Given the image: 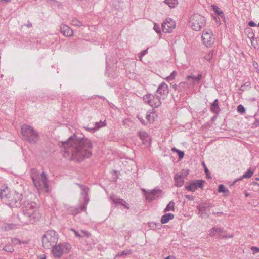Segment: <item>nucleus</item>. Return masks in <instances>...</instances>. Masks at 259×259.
I'll return each mask as SVG.
<instances>
[{
	"label": "nucleus",
	"instance_id": "nucleus-39",
	"mask_svg": "<svg viewBox=\"0 0 259 259\" xmlns=\"http://www.w3.org/2000/svg\"><path fill=\"white\" fill-rule=\"evenodd\" d=\"M177 74V72L175 71H172V72L170 74V75L166 77V79L168 80H173L176 75Z\"/></svg>",
	"mask_w": 259,
	"mask_h": 259
},
{
	"label": "nucleus",
	"instance_id": "nucleus-50",
	"mask_svg": "<svg viewBox=\"0 0 259 259\" xmlns=\"http://www.w3.org/2000/svg\"><path fill=\"white\" fill-rule=\"evenodd\" d=\"M85 129L88 131H90V132H91L92 133H94L95 131H96V128L95 127H89L88 126H87L85 127Z\"/></svg>",
	"mask_w": 259,
	"mask_h": 259
},
{
	"label": "nucleus",
	"instance_id": "nucleus-14",
	"mask_svg": "<svg viewBox=\"0 0 259 259\" xmlns=\"http://www.w3.org/2000/svg\"><path fill=\"white\" fill-rule=\"evenodd\" d=\"M156 92L160 94L162 99H165L169 93L168 87L164 82H162L158 87Z\"/></svg>",
	"mask_w": 259,
	"mask_h": 259
},
{
	"label": "nucleus",
	"instance_id": "nucleus-8",
	"mask_svg": "<svg viewBox=\"0 0 259 259\" xmlns=\"http://www.w3.org/2000/svg\"><path fill=\"white\" fill-rule=\"evenodd\" d=\"M22 194L16 191L11 193L8 201L12 207H19L22 205Z\"/></svg>",
	"mask_w": 259,
	"mask_h": 259
},
{
	"label": "nucleus",
	"instance_id": "nucleus-60",
	"mask_svg": "<svg viewBox=\"0 0 259 259\" xmlns=\"http://www.w3.org/2000/svg\"><path fill=\"white\" fill-rule=\"evenodd\" d=\"M172 87L175 90L177 89V85L176 84H173Z\"/></svg>",
	"mask_w": 259,
	"mask_h": 259
},
{
	"label": "nucleus",
	"instance_id": "nucleus-33",
	"mask_svg": "<svg viewBox=\"0 0 259 259\" xmlns=\"http://www.w3.org/2000/svg\"><path fill=\"white\" fill-rule=\"evenodd\" d=\"M155 114L154 112H151L150 113H147L146 114V118L149 122H151V121H153L155 118Z\"/></svg>",
	"mask_w": 259,
	"mask_h": 259
},
{
	"label": "nucleus",
	"instance_id": "nucleus-15",
	"mask_svg": "<svg viewBox=\"0 0 259 259\" xmlns=\"http://www.w3.org/2000/svg\"><path fill=\"white\" fill-rule=\"evenodd\" d=\"M161 190L159 189H154L149 191V193L145 194V197L146 199L149 201L151 202L154 200L156 196L158 197V195L161 194Z\"/></svg>",
	"mask_w": 259,
	"mask_h": 259
},
{
	"label": "nucleus",
	"instance_id": "nucleus-48",
	"mask_svg": "<svg viewBox=\"0 0 259 259\" xmlns=\"http://www.w3.org/2000/svg\"><path fill=\"white\" fill-rule=\"evenodd\" d=\"M131 253H132V251L131 250H124L123 251H122L121 252V255H127L130 254Z\"/></svg>",
	"mask_w": 259,
	"mask_h": 259
},
{
	"label": "nucleus",
	"instance_id": "nucleus-54",
	"mask_svg": "<svg viewBox=\"0 0 259 259\" xmlns=\"http://www.w3.org/2000/svg\"><path fill=\"white\" fill-rule=\"evenodd\" d=\"M244 178H242V176L237 179H236L235 181L233 182L232 185L234 184L235 182H236L238 181L242 180Z\"/></svg>",
	"mask_w": 259,
	"mask_h": 259
},
{
	"label": "nucleus",
	"instance_id": "nucleus-43",
	"mask_svg": "<svg viewBox=\"0 0 259 259\" xmlns=\"http://www.w3.org/2000/svg\"><path fill=\"white\" fill-rule=\"evenodd\" d=\"M250 249L252 251V253L253 254H256L257 252H259V248L255 246H252L250 248Z\"/></svg>",
	"mask_w": 259,
	"mask_h": 259
},
{
	"label": "nucleus",
	"instance_id": "nucleus-5",
	"mask_svg": "<svg viewBox=\"0 0 259 259\" xmlns=\"http://www.w3.org/2000/svg\"><path fill=\"white\" fill-rule=\"evenodd\" d=\"M58 239V236L56 232L51 230L46 231L42 238L43 247L46 249L52 248L56 245Z\"/></svg>",
	"mask_w": 259,
	"mask_h": 259
},
{
	"label": "nucleus",
	"instance_id": "nucleus-22",
	"mask_svg": "<svg viewBox=\"0 0 259 259\" xmlns=\"http://www.w3.org/2000/svg\"><path fill=\"white\" fill-rule=\"evenodd\" d=\"M210 109L212 112L218 114L220 111V107L218 105V100L215 99L214 102L211 103L210 106Z\"/></svg>",
	"mask_w": 259,
	"mask_h": 259
},
{
	"label": "nucleus",
	"instance_id": "nucleus-26",
	"mask_svg": "<svg viewBox=\"0 0 259 259\" xmlns=\"http://www.w3.org/2000/svg\"><path fill=\"white\" fill-rule=\"evenodd\" d=\"M186 189L189 191L194 192L197 190V187L194 181H192L189 185L186 186L185 187Z\"/></svg>",
	"mask_w": 259,
	"mask_h": 259
},
{
	"label": "nucleus",
	"instance_id": "nucleus-56",
	"mask_svg": "<svg viewBox=\"0 0 259 259\" xmlns=\"http://www.w3.org/2000/svg\"><path fill=\"white\" fill-rule=\"evenodd\" d=\"M245 90H246V89L245 88H244L243 85H241V87L239 89V90L242 91H244Z\"/></svg>",
	"mask_w": 259,
	"mask_h": 259
},
{
	"label": "nucleus",
	"instance_id": "nucleus-46",
	"mask_svg": "<svg viewBox=\"0 0 259 259\" xmlns=\"http://www.w3.org/2000/svg\"><path fill=\"white\" fill-rule=\"evenodd\" d=\"M154 29L157 33H160L161 32L160 28L156 24H154Z\"/></svg>",
	"mask_w": 259,
	"mask_h": 259
},
{
	"label": "nucleus",
	"instance_id": "nucleus-51",
	"mask_svg": "<svg viewBox=\"0 0 259 259\" xmlns=\"http://www.w3.org/2000/svg\"><path fill=\"white\" fill-rule=\"evenodd\" d=\"M81 232L87 237L88 238L90 236V234L89 232H88L87 231L81 230Z\"/></svg>",
	"mask_w": 259,
	"mask_h": 259
},
{
	"label": "nucleus",
	"instance_id": "nucleus-58",
	"mask_svg": "<svg viewBox=\"0 0 259 259\" xmlns=\"http://www.w3.org/2000/svg\"><path fill=\"white\" fill-rule=\"evenodd\" d=\"M171 150L173 151V152H177L178 151H179V149H177V148L174 147L171 149Z\"/></svg>",
	"mask_w": 259,
	"mask_h": 259
},
{
	"label": "nucleus",
	"instance_id": "nucleus-4",
	"mask_svg": "<svg viewBox=\"0 0 259 259\" xmlns=\"http://www.w3.org/2000/svg\"><path fill=\"white\" fill-rule=\"evenodd\" d=\"M21 134L24 139L31 143H36L39 138L38 132L32 126L23 124L21 127Z\"/></svg>",
	"mask_w": 259,
	"mask_h": 259
},
{
	"label": "nucleus",
	"instance_id": "nucleus-20",
	"mask_svg": "<svg viewBox=\"0 0 259 259\" xmlns=\"http://www.w3.org/2000/svg\"><path fill=\"white\" fill-rule=\"evenodd\" d=\"M110 199L115 204H120L121 205L123 206L125 208L129 209L128 204H127L126 202L123 199L116 198L115 197H111Z\"/></svg>",
	"mask_w": 259,
	"mask_h": 259
},
{
	"label": "nucleus",
	"instance_id": "nucleus-7",
	"mask_svg": "<svg viewBox=\"0 0 259 259\" xmlns=\"http://www.w3.org/2000/svg\"><path fill=\"white\" fill-rule=\"evenodd\" d=\"M162 99L158 95H153L147 94L143 97V100L145 103L149 104L153 108H157L161 104L160 99Z\"/></svg>",
	"mask_w": 259,
	"mask_h": 259
},
{
	"label": "nucleus",
	"instance_id": "nucleus-32",
	"mask_svg": "<svg viewBox=\"0 0 259 259\" xmlns=\"http://www.w3.org/2000/svg\"><path fill=\"white\" fill-rule=\"evenodd\" d=\"M253 174V171L251 170V168H249L247 170V171L244 174V175L242 176V178H245L246 179H249L251 178Z\"/></svg>",
	"mask_w": 259,
	"mask_h": 259
},
{
	"label": "nucleus",
	"instance_id": "nucleus-6",
	"mask_svg": "<svg viewBox=\"0 0 259 259\" xmlns=\"http://www.w3.org/2000/svg\"><path fill=\"white\" fill-rule=\"evenodd\" d=\"M189 24L193 30L199 31L205 26L206 20L201 15L195 13L190 17Z\"/></svg>",
	"mask_w": 259,
	"mask_h": 259
},
{
	"label": "nucleus",
	"instance_id": "nucleus-25",
	"mask_svg": "<svg viewBox=\"0 0 259 259\" xmlns=\"http://www.w3.org/2000/svg\"><path fill=\"white\" fill-rule=\"evenodd\" d=\"M16 224L13 223L6 224L3 226V228L5 231H9L16 228Z\"/></svg>",
	"mask_w": 259,
	"mask_h": 259
},
{
	"label": "nucleus",
	"instance_id": "nucleus-38",
	"mask_svg": "<svg viewBox=\"0 0 259 259\" xmlns=\"http://www.w3.org/2000/svg\"><path fill=\"white\" fill-rule=\"evenodd\" d=\"M237 111L238 112L243 114L245 112V109L243 105H239L237 107Z\"/></svg>",
	"mask_w": 259,
	"mask_h": 259
},
{
	"label": "nucleus",
	"instance_id": "nucleus-30",
	"mask_svg": "<svg viewBox=\"0 0 259 259\" xmlns=\"http://www.w3.org/2000/svg\"><path fill=\"white\" fill-rule=\"evenodd\" d=\"M71 24L75 26L81 27L83 25L82 23L75 18H73L71 20Z\"/></svg>",
	"mask_w": 259,
	"mask_h": 259
},
{
	"label": "nucleus",
	"instance_id": "nucleus-45",
	"mask_svg": "<svg viewBox=\"0 0 259 259\" xmlns=\"http://www.w3.org/2000/svg\"><path fill=\"white\" fill-rule=\"evenodd\" d=\"M177 153L178 157L180 159H182L184 157V152L183 151L179 150V151H177Z\"/></svg>",
	"mask_w": 259,
	"mask_h": 259
},
{
	"label": "nucleus",
	"instance_id": "nucleus-21",
	"mask_svg": "<svg viewBox=\"0 0 259 259\" xmlns=\"http://www.w3.org/2000/svg\"><path fill=\"white\" fill-rule=\"evenodd\" d=\"M174 215L171 213H166L162 216L160 221L162 224H165L168 223L169 220L173 219Z\"/></svg>",
	"mask_w": 259,
	"mask_h": 259
},
{
	"label": "nucleus",
	"instance_id": "nucleus-44",
	"mask_svg": "<svg viewBox=\"0 0 259 259\" xmlns=\"http://www.w3.org/2000/svg\"><path fill=\"white\" fill-rule=\"evenodd\" d=\"M139 136L141 139L144 140L147 136V134L145 132H141L139 133Z\"/></svg>",
	"mask_w": 259,
	"mask_h": 259
},
{
	"label": "nucleus",
	"instance_id": "nucleus-62",
	"mask_svg": "<svg viewBox=\"0 0 259 259\" xmlns=\"http://www.w3.org/2000/svg\"><path fill=\"white\" fill-rule=\"evenodd\" d=\"M255 124L257 126H259V120H256V122H255Z\"/></svg>",
	"mask_w": 259,
	"mask_h": 259
},
{
	"label": "nucleus",
	"instance_id": "nucleus-10",
	"mask_svg": "<svg viewBox=\"0 0 259 259\" xmlns=\"http://www.w3.org/2000/svg\"><path fill=\"white\" fill-rule=\"evenodd\" d=\"M202 40L204 45L207 47H210L214 41V37L212 35L211 30H205L202 35Z\"/></svg>",
	"mask_w": 259,
	"mask_h": 259
},
{
	"label": "nucleus",
	"instance_id": "nucleus-23",
	"mask_svg": "<svg viewBox=\"0 0 259 259\" xmlns=\"http://www.w3.org/2000/svg\"><path fill=\"white\" fill-rule=\"evenodd\" d=\"M210 207V204L209 203H203L199 205L198 209L200 212L205 213Z\"/></svg>",
	"mask_w": 259,
	"mask_h": 259
},
{
	"label": "nucleus",
	"instance_id": "nucleus-1",
	"mask_svg": "<svg viewBox=\"0 0 259 259\" xmlns=\"http://www.w3.org/2000/svg\"><path fill=\"white\" fill-rule=\"evenodd\" d=\"M59 146L64 149V157H69L71 160L81 162L92 154L93 144L91 140L75 135L67 141L59 142Z\"/></svg>",
	"mask_w": 259,
	"mask_h": 259
},
{
	"label": "nucleus",
	"instance_id": "nucleus-17",
	"mask_svg": "<svg viewBox=\"0 0 259 259\" xmlns=\"http://www.w3.org/2000/svg\"><path fill=\"white\" fill-rule=\"evenodd\" d=\"M77 185L78 186H79L80 187V188H81V195L83 197H84L85 204V205H87V204L89 203V200H90L89 196H88L89 189L87 187L81 185L80 184H77Z\"/></svg>",
	"mask_w": 259,
	"mask_h": 259
},
{
	"label": "nucleus",
	"instance_id": "nucleus-53",
	"mask_svg": "<svg viewBox=\"0 0 259 259\" xmlns=\"http://www.w3.org/2000/svg\"><path fill=\"white\" fill-rule=\"evenodd\" d=\"M248 25L251 27H255L256 26L255 23L252 21L249 22Z\"/></svg>",
	"mask_w": 259,
	"mask_h": 259
},
{
	"label": "nucleus",
	"instance_id": "nucleus-36",
	"mask_svg": "<svg viewBox=\"0 0 259 259\" xmlns=\"http://www.w3.org/2000/svg\"><path fill=\"white\" fill-rule=\"evenodd\" d=\"M105 125L106 124L104 122L100 121L96 122L94 127H95L96 130H97L100 127L105 126Z\"/></svg>",
	"mask_w": 259,
	"mask_h": 259
},
{
	"label": "nucleus",
	"instance_id": "nucleus-27",
	"mask_svg": "<svg viewBox=\"0 0 259 259\" xmlns=\"http://www.w3.org/2000/svg\"><path fill=\"white\" fill-rule=\"evenodd\" d=\"M212 8H213V11L215 13H217L218 15H219L221 17H222V18L225 17L224 13L222 11H221L220 10V9L219 7H218L216 6L212 5Z\"/></svg>",
	"mask_w": 259,
	"mask_h": 259
},
{
	"label": "nucleus",
	"instance_id": "nucleus-41",
	"mask_svg": "<svg viewBox=\"0 0 259 259\" xmlns=\"http://www.w3.org/2000/svg\"><path fill=\"white\" fill-rule=\"evenodd\" d=\"M203 165L204 166V171L206 175V176L208 178V179H210L211 178V177L210 176V174H209V170L208 169V168H207V167L206 166L205 163L204 162H203Z\"/></svg>",
	"mask_w": 259,
	"mask_h": 259
},
{
	"label": "nucleus",
	"instance_id": "nucleus-61",
	"mask_svg": "<svg viewBox=\"0 0 259 259\" xmlns=\"http://www.w3.org/2000/svg\"><path fill=\"white\" fill-rule=\"evenodd\" d=\"M256 65H258L257 63H256V62H253V66L254 67H255V68H256Z\"/></svg>",
	"mask_w": 259,
	"mask_h": 259
},
{
	"label": "nucleus",
	"instance_id": "nucleus-63",
	"mask_svg": "<svg viewBox=\"0 0 259 259\" xmlns=\"http://www.w3.org/2000/svg\"><path fill=\"white\" fill-rule=\"evenodd\" d=\"M27 26L28 27H31L32 26V24L31 23H29L28 25H27Z\"/></svg>",
	"mask_w": 259,
	"mask_h": 259
},
{
	"label": "nucleus",
	"instance_id": "nucleus-35",
	"mask_svg": "<svg viewBox=\"0 0 259 259\" xmlns=\"http://www.w3.org/2000/svg\"><path fill=\"white\" fill-rule=\"evenodd\" d=\"M194 181V183L195 184V185H196L197 189H198V188H202V187H203V184L204 183V181L196 180V181Z\"/></svg>",
	"mask_w": 259,
	"mask_h": 259
},
{
	"label": "nucleus",
	"instance_id": "nucleus-34",
	"mask_svg": "<svg viewBox=\"0 0 259 259\" xmlns=\"http://www.w3.org/2000/svg\"><path fill=\"white\" fill-rule=\"evenodd\" d=\"M3 250L9 252H13L14 250L13 247L10 244L6 245V246L3 248Z\"/></svg>",
	"mask_w": 259,
	"mask_h": 259
},
{
	"label": "nucleus",
	"instance_id": "nucleus-16",
	"mask_svg": "<svg viewBox=\"0 0 259 259\" xmlns=\"http://www.w3.org/2000/svg\"><path fill=\"white\" fill-rule=\"evenodd\" d=\"M60 31L65 36H71L73 34V30L67 25L62 24L60 26Z\"/></svg>",
	"mask_w": 259,
	"mask_h": 259
},
{
	"label": "nucleus",
	"instance_id": "nucleus-57",
	"mask_svg": "<svg viewBox=\"0 0 259 259\" xmlns=\"http://www.w3.org/2000/svg\"><path fill=\"white\" fill-rule=\"evenodd\" d=\"M213 214L220 215L223 214V212H213Z\"/></svg>",
	"mask_w": 259,
	"mask_h": 259
},
{
	"label": "nucleus",
	"instance_id": "nucleus-11",
	"mask_svg": "<svg viewBox=\"0 0 259 259\" xmlns=\"http://www.w3.org/2000/svg\"><path fill=\"white\" fill-rule=\"evenodd\" d=\"M175 27V21L170 18H166L162 24V31L164 33L171 32Z\"/></svg>",
	"mask_w": 259,
	"mask_h": 259
},
{
	"label": "nucleus",
	"instance_id": "nucleus-59",
	"mask_svg": "<svg viewBox=\"0 0 259 259\" xmlns=\"http://www.w3.org/2000/svg\"><path fill=\"white\" fill-rule=\"evenodd\" d=\"M142 191L144 193L145 195L146 193H149V191H147L145 189H142Z\"/></svg>",
	"mask_w": 259,
	"mask_h": 259
},
{
	"label": "nucleus",
	"instance_id": "nucleus-13",
	"mask_svg": "<svg viewBox=\"0 0 259 259\" xmlns=\"http://www.w3.org/2000/svg\"><path fill=\"white\" fill-rule=\"evenodd\" d=\"M217 234H219L220 237L221 238H231L232 237L231 236H227L225 230L219 227H213L209 231V235L211 237L214 236Z\"/></svg>",
	"mask_w": 259,
	"mask_h": 259
},
{
	"label": "nucleus",
	"instance_id": "nucleus-42",
	"mask_svg": "<svg viewBox=\"0 0 259 259\" xmlns=\"http://www.w3.org/2000/svg\"><path fill=\"white\" fill-rule=\"evenodd\" d=\"M148 53V48L145 50L142 51L140 54H139V58L140 60H142V58L143 56L145 55Z\"/></svg>",
	"mask_w": 259,
	"mask_h": 259
},
{
	"label": "nucleus",
	"instance_id": "nucleus-31",
	"mask_svg": "<svg viewBox=\"0 0 259 259\" xmlns=\"http://www.w3.org/2000/svg\"><path fill=\"white\" fill-rule=\"evenodd\" d=\"M218 192L220 193H229V190L223 184H220L218 186Z\"/></svg>",
	"mask_w": 259,
	"mask_h": 259
},
{
	"label": "nucleus",
	"instance_id": "nucleus-28",
	"mask_svg": "<svg viewBox=\"0 0 259 259\" xmlns=\"http://www.w3.org/2000/svg\"><path fill=\"white\" fill-rule=\"evenodd\" d=\"M202 78V75L201 74H199L197 76H195L194 75H189L187 76L188 80H189V79L191 78L194 81H196L198 83L200 81Z\"/></svg>",
	"mask_w": 259,
	"mask_h": 259
},
{
	"label": "nucleus",
	"instance_id": "nucleus-29",
	"mask_svg": "<svg viewBox=\"0 0 259 259\" xmlns=\"http://www.w3.org/2000/svg\"><path fill=\"white\" fill-rule=\"evenodd\" d=\"M175 203L172 201H170L166 206V208L164 209V212H167L169 211H174L175 210Z\"/></svg>",
	"mask_w": 259,
	"mask_h": 259
},
{
	"label": "nucleus",
	"instance_id": "nucleus-9",
	"mask_svg": "<svg viewBox=\"0 0 259 259\" xmlns=\"http://www.w3.org/2000/svg\"><path fill=\"white\" fill-rule=\"evenodd\" d=\"M52 253L55 257L60 258L63 253L64 248L69 250L70 245L68 243L59 244L58 245H54L52 247Z\"/></svg>",
	"mask_w": 259,
	"mask_h": 259
},
{
	"label": "nucleus",
	"instance_id": "nucleus-49",
	"mask_svg": "<svg viewBox=\"0 0 259 259\" xmlns=\"http://www.w3.org/2000/svg\"><path fill=\"white\" fill-rule=\"evenodd\" d=\"M251 83L250 81L246 82L243 85L244 88L246 89V90L249 89L250 88Z\"/></svg>",
	"mask_w": 259,
	"mask_h": 259
},
{
	"label": "nucleus",
	"instance_id": "nucleus-52",
	"mask_svg": "<svg viewBox=\"0 0 259 259\" xmlns=\"http://www.w3.org/2000/svg\"><path fill=\"white\" fill-rule=\"evenodd\" d=\"M185 197L189 200L193 201L194 199V197L193 196L187 195L185 196Z\"/></svg>",
	"mask_w": 259,
	"mask_h": 259
},
{
	"label": "nucleus",
	"instance_id": "nucleus-12",
	"mask_svg": "<svg viewBox=\"0 0 259 259\" xmlns=\"http://www.w3.org/2000/svg\"><path fill=\"white\" fill-rule=\"evenodd\" d=\"M188 173V170L185 171L183 170L182 171H181V173L177 174L175 175L174 179L175 182V185L177 187H180L183 185L184 182V179L187 176Z\"/></svg>",
	"mask_w": 259,
	"mask_h": 259
},
{
	"label": "nucleus",
	"instance_id": "nucleus-24",
	"mask_svg": "<svg viewBox=\"0 0 259 259\" xmlns=\"http://www.w3.org/2000/svg\"><path fill=\"white\" fill-rule=\"evenodd\" d=\"M163 3L167 4L170 8H175L178 4L177 0H164Z\"/></svg>",
	"mask_w": 259,
	"mask_h": 259
},
{
	"label": "nucleus",
	"instance_id": "nucleus-55",
	"mask_svg": "<svg viewBox=\"0 0 259 259\" xmlns=\"http://www.w3.org/2000/svg\"><path fill=\"white\" fill-rule=\"evenodd\" d=\"M138 118L142 124H145V125L146 124V123L145 122V121L143 119H142L139 117H138Z\"/></svg>",
	"mask_w": 259,
	"mask_h": 259
},
{
	"label": "nucleus",
	"instance_id": "nucleus-37",
	"mask_svg": "<svg viewBox=\"0 0 259 259\" xmlns=\"http://www.w3.org/2000/svg\"><path fill=\"white\" fill-rule=\"evenodd\" d=\"M11 242L14 244L16 245L17 244L25 243L24 242H21L20 240L16 238H12L11 239Z\"/></svg>",
	"mask_w": 259,
	"mask_h": 259
},
{
	"label": "nucleus",
	"instance_id": "nucleus-40",
	"mask_svg": "<svg viewBox=\"0 0 259 259\" xmlns=\"http://www.w3.org/2000/svg\"><path fill=\"white\" fill-rule=\"evenodd\" d=\"M213 52H210L207 55H206L204 58L208 61H210L211 59L213 57Z\"/></svg>",
	"mask_w": 259,
	"mask_h": 259
},
{
	"label": "nucleus",
	"instance_id": "nucleus-18",
	"mask_svg": "<svg viewBox=\"0 0 259 259\" xmlns=\"http://www.w3.org/2000/svg\"><path fill=\"white\" fill-rule=\"evenodd\" d=\"M87 205L84 204V205H80L79 207H71L69 212L71 213L72 215H76L80 213L81 211H85Z\"/></svg>",
	"mask_w": 259,
	"mask_h": 259
},
{
	"label": "nucleus",
	"instance_id": "nucleus-47",
	"mask_svg": "<svg viewBox=\"0 0 259 259\" xmlns=\"http://www.w3.org/2000/svg\"><path fill=\"white\" fill-rule=\"evenodd\" d=\"M71 231L73 232L74 233L75 236L76 237L80 238L82 237L78 232H77L75 229H71Z\"/></svg>",
	"mask_w": 259,
	"mask_h": 259
},
{
	"label": "nucleus",
	"instance_id": "nucleus-64",
	"mask_svg": "<svg viewBox=\"0 0 259 259\" xmlns=\"http://www.w3.org/2000/svg\"><path fill=\"white\" fill-rule=\"evenodd\" d=\"M245 195L246 197H248L249 194L246 191L245 193Z\"/></svg>",
	"mask_w": 259,
	"mask_h": 259
},
{
	"label": "nucleus",
	"instance_id": "nucleus-3",
	"mask_svg": "<svg viewBox=\"0 0 259 259\" xmlns=\"http://www.w3.org/2000/svg\"><path fill=\"white\" fill-rule=\"evenodd\" d=\"M31 178L35 187L38 191L45 192L49 191L48 180L44 172L39 174L37 170L34 169L31 173Z\"/></svg>",
	"mask_w": 259,
	"mask_h": 259
},
{
	"label": "nucleus",
	"instance_id": "nucleus-19",
	"mask_svg": "<svg viewBox=\"0 0 259 259\" xmlns=\"http://www.w3.org/2000/svg\"><path fill=\"white\" fill-rule=\"evenodd\" d=\"M10 194L8 187L3 186L0 189V199L6 198L8 200Z\"/></svg>",
	"mask_w": 259,
	"mask_h": 259
},
{
	"label": "nucleus",
	"instance_id": "nucleus-2",
	"mask_svg": "<svg viewBox=\"0 0 259 259\" xmlns=\"http://www.w3.org/2000/svg\"><path fill=\"white\" fill-rule=\"evenodd\" d=\"M24 223H33L38 221L40 218L37 204L34 202L25 201L22 207Z\"/></svg>",
	"mask_w": 259,
	"mask_h": 259
}]
</instances>
